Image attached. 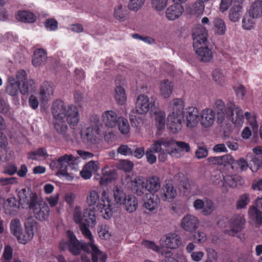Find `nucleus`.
Returning <instances> with one entry per match:
<instances>
[{
  "instance_id": "nucleus-1",
  "label": "nucleus",
  "mask_w": 262,
  "mask_h": 262,
  "mask_svg": "<svg viewBox=\"0 0 262 262\" xmlns=\"http://www.w3.org/2000/svg\"><path fill=\"white\" fill-rule=\"evenodd\" d=\"M216 113L217 121L222 123L227 118L231 120L236 126H242L244 123V116L242 110L232 102L227 103L226 108L224 102L221 99L216 100L213 107Z\"/></svg>"
},
{
  "instance_id": "nucleus-2",
  "label": "nucleus",
  "mask_w": 262,
  "mask_h": 262,
  "mask_svg": "<svg viewBox=\"0 0 262 262\" xmlns=\"http://www.w3.org/2000/svg\"><path fill=\"white\" fill-rule=\"evenodd\" d=\"M51 112L54 119L66 118L70 126H75L79 121L78 108L73 104L69 105L67 108L64 101L61 99H56L53 102Z\"/></svg>"
},
{
  "instance_id": "nucleus-3",
  "label": "nucleus",
  "mask_w": 262,
  "mask_h": 262,
  "mask_svg": "<svg viewBox=\"0 0 262 262\" xmlns=\"http://www.w3.org/2000/svg\"><path fill=\"white\" fill-rule=\"evenodd\" d=\"M168 107L172 113L167 117V126L171 132L176 134L182 128L184 103L181 99H174L169 103Z\"/></svg>"
},
{
  "instance_id": "nucleus-4",
  "label": "nucleus",
  "mask_w": 262,
  "mask_h": 262,
  "mask_svg": "<svg viewBox=\"0 0 262 262\" xmlns=\"http://www.w3.org/2000/svg\"><path fill=\"white\" fill-rule=\"evenodd\" d=\"M99 193L96 190L90 191L86 196L88 205L97 208L105 219H109L112 215V205L111 200L106 197L105 191H103L101 200Z\"/></svg>"
},
{
  "instance_id": "nucleus-5",
  "label": "nucleus",
  "mask_w": 262,
  "mask_h": 262,
  "mask_svg": "<svg viewBox=\"0 0 262 262\" xmlns=\"http://www.w3.org/2000/svg\"><path fill=\"white\" fill-rule=\"evenodd\" d=\"M89 126L81 131L83 139L91 144H96L102 136L101 128L102 126L99 116L91 115L89 118Z\"/></svg>"
},
{
  "instance_id": "nucleus-6",
  "label": "nucleus",
  "mask_w": 262,
  "mask_h": 262,
  "mask_svg": "<svg viewBox=\"0 0 262 262\" xmlns=\"http://www.w3.org/2000/svg\"><path fill=\"white\" fill-rule=\"evenodd\" d=\"M77 159L72 155H64L58 158L57 160H53L50 164L52 169L57 168L58 171L57 174L63 176H68V168L77 170L78 163Z\"/></svg>"
},
{
  "instance_id": "nucleus-7",
  "label": "nucleus",
  "mask_w": 262,
  "mask_h": 262,
  "mask_svg": "<svg viewBox=\"0 0 262 262\" xmlns=\"http://www.w3.org/2000/svg\"><path fill=\"white\" fill-rule=\"evenodd\" d=\"M67 234L68 238L67 241L68 250L73 255H79L81 251L85 252L89 251V248L91 244H86L83 241H79L73 232L70 230L68 231Z\"/></svg>"
},
{
  "instance_id": "nucleus-8",
  "label": "nucleus",
  "mask_w": 262,
  "mask_h": 262,
  "mask_svg": "<svg viewBox=\"0 0 262 262\" xmlns=\"http://www.w3.org/2000/svg\"><path fill=\"white\" fill-rule=\"evenodd\" d=\"M145 183V178L142 176L133 178L132 176H127L123 182L127 188L130 189L134 193L139 196L146 191Z\"/></svg>"
},
{
  "instance_id": "nucleus-9",
  "label": "nucleus",
  "mask_w": 262,
  "mask_h": 262,
  "mask_svg": "<svg viewBox=\"0 0 262 262\" xmlns=\"http://www.w3.org/2000/svg\"><path fill=\"white\" fill-rule=\"evenodd\" d=\"M20 203L23 208L31 210L42 200L38 198L36 193L25 188L21 189L18 193Z\"/></svg>"
},
{
  "instance_id": "nucleus-10",
  "label": "nucleus",
  "mask_w": 262,
  "mask_h": 262,
  "mask_svg": "<svg viewBox=\"0 0 262 262\" xmlns=\"http://www.w3.org/2000/svg\"><path fill=\"white\" fill-rule=\"evenodd\" d=\"M73 220L76 224L79 225L80 231L83 235L89 240V242L86 244H91V245H95L94 244V241L91 232L89 229L90 226L87 224H83L82 222L81 216V210L79 206H76L74 208L73 214Z\"/></svg>"
},
{
  "instance_id": "nucleus-11",
  "label": "nucleus",
  "mask_w": 262,
  "mask_h": 262,
  "mask_svg": "<svg viewBox=\"0 0 262 262\" xmlns=\"http://www.w3.org/2000/svg\"><path fill=\"white\" fill-rule=\"evenodd\" d=\"M192 36L193 40V47L194 49L198 48L199 45H205L208 42V31L201 25H198L195 27Z\"/></svg>"
},
{
  "instance_id": "nucleus-12",
  "label": "nucleus",
  "mask_w": 262,
  "mask_h": 262,
  "mask_svg": "<svg viewBox=\"0 0 262 262\" xmlns=\"http://www.w3.org/2000/svg\"><path fill=\"white\" fill-rule=\"evenodd\" d=\"M199 111L195 107H189L183 110V121L186 123L188 127L192 128L196 126L199 121Z\"/></svg>"
},
{
  "instance_id": "nucleus-13",
  "label": "nucleus",
  "mask_w": 262,
  "mask_h": 262,
  "mask_svg": "<svg viewBox=\"0 0 262 262\" xmlns=\"http://www.w3.org/2000/svg\"><path fill=\"white\" fill-rule=\"evenodd\" d=\"M160 243L163 246L174 249L178 248L181 244V238L175 233H169L161 238Z\"/></svg>"
},
{
  "instance_id": "nucleus-14",
  "label": "nucleus",
  "mask_w": 262,
  "mask_h": 262,
  "mask_svg": "<svg viewBox=\"0 0 262 262\" xmlns=\"http://www.w3.org/2000/svg\"><path fill=\"white\" fill-rule=\"evenodd\" d=\"M31 211L35 218L39 221H42L46 220L49 217L50 208L48 204L41 200Z\"/></svg>"
},
{
  "instance_id": "nucleus-15",
  "label": "nucleus",
  "mask_w": 262,
  "mask_h": 262,
  "mask_svg": "<svg viewBox=\"0 0 262 262\" xmlns=\"http://www.w3.org/2000/svg\"><path fill=\"white\" fill-rule=\"evenodd\" d=\"M152 106H154V104L151 101H150L147 96L140 95L137 97L136 103V109L137 114H146Z\"/></svg>"
},
{
  "instance_id": "nucleus-16",
  "label": "nucleus",
  "mask_w": 262,
  "mask_h": 262,
  "mask_svg": "<svg viewBox=\"0 0 262 262\" xmlns=\"http://www.w3.org/2000/svg\"><path fill=\"white\" fill-rule=\"evenodd\" d=\"M199 225V219L191 214H187L184 216L181 223L182 228L189 232L194 231L198 228Z\"/></svg>"
},
{
  "instance_id": "nucleus-17",
  "label": "nucleus",
  "mask_w": 262,
  "mask_h": 262,
  "mask_svg": "<svg viewBox=\"0 0 262 262\" xmlns=\"http://www.w3.org/2000/svg\"><path fill=\"white\" fill-rule=\"evenodd\" d=\"M215 119V112L210 108L203 110L200 114V123L204 127H210Z\"/></svg>"
},
{
  "instance_id": "nucleus-18",
  "label": "nucleus",
  "mask_w": 262,
  "mask_h": 262,
  "mask_svg": "<svg viewBox=\"0 0 262 262\" xmlns=\"http://www.w3.org/2000/svg\"><path fill=\"white\" fill-rule=\"evenodd\" d=\"M245 219L243 214L234 215L230 220L229 225L232 233H237L245 227Z\"/></svg>"
},
{
  "instance_id": "nucleus-19",
  "label": "nucleus",
  "mask_w": 262,
  "mask_h": 262,
  "mask_svg": "<svg viewBox=\"0 0 262 262\" xmlns=\"http://www.w3.org/2000/svg\"><path fill=\"white\" fill-rule=\"evenodd\" d=\"M54 127L56 131L60 134L66 141H71V136L67 134L68 125L64 119H54Z\"/></svg>"
},
{
  "instance_id": "nucleus-20",
  "label": "nucleus",
  "mask_w": 262,
  "mask_h": 262,
  "mask_svg": "<svg viewBox=\"0 0 262 262\" xmlns=\"http://www.w3.org/2000/svg\"><path fill=\"white\" fill-rule=\"evenodd\" d=\"M54 127L56 131L60 134L66 141H71V136L67 134L68 125L64 119H54Z\"/></svg>"
},
{
  "instance_id": "nucleus-21",
  "label": "nucleus",
  "mask_w": 262,
  "mask_h": 262,
  "mask_svg": "<svg viewBox=\"0 0 262 262\" xmlns=\"http://www.w3.org/2000/svg\"><path fill=\"white\" fill-rule=\"evenodd\" d=\"M120 117L112 110L106 111L102 115V119L105 125L110 128H113L117 125Z\"/></svg>"
},
{
  "instance_id": "nucleus-22",
  "label": "nucleus",
  "mask_w": 262,
  "mask_h": 262,
  "mask_svg": "<svg viewBox=\"0 0 262 262\" xmlns=\"http://www.w3.org/2000/svg\"><path fill=\"white\" fill-rule=\"evenodd\" d=\"M20 205V200L18 201L15 197H10L4 202L3 207L6 214L13 215L17 211Z\"/></svg>"
},
{
  "instance_id": "nucleus-23",
  "label": "nucleus",
  "mask_w": 262,
  "mask_h": 262,
  "mask_svg": "<svg viewBox=\"0 0 262 262\" xmlns=\"http://www.w3.org/2000/svg\"><path fill=\"white\" fill-rule=\"evenodd\" d=\"M33 226L28 222L25 224V231H22L16 237L19 243L26 244L33 238Z\"/></svg>"
},
{
  "instance_id": "nucleus-24",
  "label": "nucleus",
  "mask_w": 262,
  "mask_h": 262,
  "mask_svg": "<svg viewBox=\"0 0 262 262\" xmlns=\"http://www.w3.org/2000/svg\"><path fill=\"white\" fill-rule=\"evenodd\" d=\"M222 177L223 179V186L227 185L231 188H235L238 185L242 186L244 183V179L238 175L224 176L222 174Z\"/></svg>"
},
{
  "instance_id": "nucleus-25",
  "label": "nucleus",
  "mask_w": 262,
  "mask_h": 262,
  "mask_svg": "<svg viewBox=\"0 0 262 262\" xmlns=\"http://www.w3.org/2000/svg\"><path fill=\"white\" fill-rule=\"evenodd\" d=\"M177 195V190L171 183H166L161 190V198L163 201H171Z\"/></svg>"
},
{
  "instance_id": "nucleus-26",
  "label": "nucleus",
  "mask_w": 262,
  "mask_h": 262,
  "mask_svg": "<svg viewBox=\"0 0 262 262\" xmlns=\"http://www.w3.org/2000/svg\"><path fill=\"white\" fill-rule=\"evenodd\" d=\"M183 12L184 8L181 5H172L167 9L166 16L168 20H174L179 18Z\"/></svg>"
},
{
  "instance_id": "nucleus-27",
  "label": "nucleus",
  "mask_w": 262,
  "mask_h": 262,
  "mask_svg": "<svg viewBox=\"0 0 262 262\" xmlns=\"http://www.w3.org/2000/svg\"><path fill=\"white\" fill-rule=\"evenodd\" d=\"M102 176L100 177L99 184L100 185H105L108 182L115 179L116 171L115 169L108 166H105L102 169Z\"/></svg>"
},
{
  "instance_id": "nucleus-28",
  "label": "nucleus",
  "mask_w": 262,
  "mask_h": 262,
  "mask_svg": "<svg viewBox=\"0 0 262 262\" xmlns=\"http://www.w3.org/2000/svg\"><path fill=\"white\" fill-rule=\"evenodd\" d=\"M146 191H147L151 194H154L157 192L161 187L160 181L159 178L157 176H152L145 179Z\"/></svg>"
},
{
  "instance_id": "nucleus-29",
  "label": "nucleus",
  "mask_w": 262,
  "mask_h": 262,
  "mask_svg": "<svg viewBox=\"0 0 262 262\" xmlns=\"http://www.w3.org/2000/svg\"><path fill=\"white\" fill-rule=\"evenodd\" d=\"M82 222L87 224L91 227H93L96 223L95 211L93 209L86 208L83 210V214H81Z\"/></svg>"
},
{
  "instance_id": "nucleus-30",
  "label": "nucleus",
  "mask_w": 262,
  "mask_h": 262,
  "mask_svg": "<svg viewBox=\"0 0 262 262\" xmlns=\"http://www.w3.org/2000/svg\"><path fill=\"white\" fill-rule=\"evenodd\" d=\"M16 19L25 23H33L36 21V16L29 11L19 10L16 15Z\"/></svg>"
},
{
  "instance_id": "nucleus-31",
  "label": "nucleus",
  "mask_w": 262,
  "mask_h": 262,
  "mask_svg": "<svg viewBox=\"0 0 262 262\" xmlns=\"http://www.w3.org/2000/svg\"><path fill=\"white\" fill-rule=\"evenodd\" d=\"M172 144V141L166 138H160L159 140L154 141V143L149 148L155 153H159L164 149H162V146L168 148Z\"/></svg>"
},
{
  "instance_id": "nucleus-32",
  "label": "nucleus",
  "mask_w": 262,
  "mask_h": 262,
  "mask_svg": "<svg viewBox=\"0 0 262 262\" xmlns=\"http://www.w3.org/2000/svg\"><path fill=\"white\" fill-rule=\"evenodd\" d=\"M20 83H18L13 77H9L8 79L6 91L11 96L16 95L19 91Z\"/></svg>"
},
{
  "instance_id": "nucleus-33",
  "label": "nucleus",
  "mask_w": 262,
  "mask_h": 262,
  "mask_svg": "<svg viewBox=\"0 0 262 262\" xmlns=\"http://www.w3.org/2000/svg\"><path fill=\"white\" fill-rule=\"evenodd\" d=\"M195 52L200 60L203 62H209L213 58L212 53L208 47H198Z\"/></svg>"
},
{
  "instance_id": "nucleus-34",
  "label": "nucleus",
  "mask_w": 262,
  "mask_h": 262,
  "mask_svg": "<svg viewBox=\"0 0 262 262\" xmlns=\"http://www.w3.org/2000/svg\"><path fill=\"white\" fill-rule=\"evenodd\" d=\"M123 205L126 211L129 212H133L137 209L138 207V201L134 195H128L125 196L123 201Z\"/></svg>"
},
{
  "instance_id": "nucleus-35",
  "label": "nucleus",
  "mask_w": 262,
  "mask_h": 262,
  "mask_svg": "<svg viewBox=\"0 0 262 262\" xmlns=\"http://www.w3.org/2000/svg\"><path fill=\"white\" fill-rule=\"evenodd\" d=\"M208 161L212 164L226 166L227 164L230 165L233 161V157L231 155H226L220 157H209Z\"/></svg>"
},
{
  "instance_id": "nucleus-36",
  "label": "nucleus",
  "mask_w": 262,
  "mask_h": 262,
  "mask_svg": "<svg viewBox=\"0 0 262 262\" xmlns=\"http://www.w3.org/2000/svg\"><path fill=\"white\" fill-rule=\"evenodd\" d=\"M147 199L144 201L145 207L149 211L155 210L160 202V199L157 195L155 194H147L146 196Z\"/></svg>"
},
{
  "instance_id": "nucleus-37",
  "label": "nucleus",
  "mask_w": 262,
  "mask_h": 262,
  "mask_svg": "<svg viewBox=\"0 0 262 262\" xmlns=\"http://www.w3.org/2000/svg\"><path fill=\"white\" fill-rule=\"evenodd\" d=\"M47 59V54L42 49L36 50L32 57V62L34 67L40 66Z\"/></svg>"
},
{
  "instance_id": "nucleus-38",
  "label": "nucleus",
  "mask_w": 262,
  "mask_h": 262,
  "mask_svg": "<svg viewBox=\"0 0 262 262\" xmlns=\"http://www.w3.org/2000/svg\"><path fill=\"white\" fill-rule=\"evenodd\" d=\"M213 30L215 34L218 35H223L226 31V26L224 21L219 17H216L213 21Z\"/></svg>"
},
{
  "instance_id": "nucleus-39",
  "label": "nucleus",
  "mask_w": 262,
  "mask_h": 262,
  "mask_svg": "<svg viewBox=\"0 0 262 262\" xmlns=\"http://www.w3.org/2000/svg\"><path fill=\"white\" fill-rule=\"evenodd\" d=\"M173 85L168 80H163L160 83V93L164 98H168L172 94Z\"/></svg>"
},
{
  "instance_id": "nucleus-40",
  "label": "nucleus",
  "mask_w": 262,
  "mask_h": 262,
  "mask_svg": "<svg viewBox=\"0 0 262 262\" xmlns=\"http://www.w3.org/2000/svg\"><path fill=\"white\" fill-rule=\"evenodd\" d=\"M249 13L253 18H259L262 16V1H255L250 7Z\"/></svg>"
},
{
  "instance_id": "nucleus-41",
  "label": "nucleus",
  "mask_w": 262,
  "mask_h": 262,
  "mask_svg": "<svg viewBox=\"0 0 262 262\" xmlns=\"http://www.w3.org/2000/svg\"><path fill=\"white\" fill-rule=\"evenodd\" d=\"M243 7L239 5L233 6L229 11V17L232 22H236L239 20L242 14Z\"/></svg>"
},
{
  "instance_id": "nucleus-42",
  "label": "nucleus",
  "mask_w": 262,
  "mask_h": 262,
  "mask_svg": "<svg viewBox=\"0 0 262 262\" xmlns=\"http://www.w3.org/2000/svg\"><path fill=\"white\" fill-rule=\"evenodd\" d=\"M249 217L257 225L262 223L261 212L254 206H251L248 211Z\"/></svg>"
},
{
  "instance_id": "nucleus-43",
  "label": "nucleus",
  "mask_w": 262,
  "mask_h": 262,
  "mask_svg": "<svg viewBox=\"0 0 262 262\" xmlns=\"http://www.w3.org/2000/svg\"><path fill=\"white\" fill-rule=\"evenodd\" d=\"M115 98L117 102L120 105L124 104L126 101V96L124 89L120 86L115 89Z\"/></svg>"
},
{
  "instance_id": "nucleus-44",
  "label": "nucleus",
  "mask_w": 262,
  "mask_h": 262,
  "mask_svg": "<svg viewBox=\"0 0 262 262\" xmlns=\"http://www.w3.org/2000/svg\"><path fill=\"white\" fill-rule=\"evenodd\" d=\"M230 165L231 168L236 171L246 170L249 166L247 162L243 158L236 161L233 159V161L230 163Z\"/></svg>"
},
{
  "instance_id": "nucleus-45",
  "label": "nucleus",
  "mask_w": 262,
  "mask_h": 262,
  "mask_svg": "<svg viewBox=\"0 0 262 262\" xmlns=\"http://www.w3.org/2000/svg\"><path fill=\"white\" fill-rule=\"evenodd\" d=\"M156 125L158 130L160 132L165 128V113L160 111L156 113Z\"/></svg>"
},
{
  "instance_id": "nucleus-46",
  "label": "nucleus",
  "mask_w": 262,
  "mask_h": 262,
  "mask_svg": "<svg viewBox=\"0 0 262 262\" xmlns=\"http://www.w3.org/2000/svg\"><path fill=\"white\" fill-rule=\"evenodd\" d=\"M54 88L51 83L48 81L42 83L40 90V94L42 97H47V96L53 95Z\"/></svg>"
},
{
  "instance_id": "nucleus-47",
  "label": "nucleus",
  "mask_w": 262,
  "mask_h": 262,
  "mask_svg": "<svg viewBox=\"0 0 262 262\" xmlns=\"http://www.w3.org/2000/svg\"><path fill=\"white\" fill-rule=\"evenodd\" d=\"M34 84V81L32 79L23 81L22 85H19L20 93L23 95H25L29 92L33 91L35 88Z\"/></svg>"
},
{
  "instance_id": "nucleus-48",
  "label": "nucleus",
  "mask_w": 262,
  "mask_h": 262,
  "mask_svg": "<svg viewBox=\"0 0 262 262\" xmlns=\"http://www.w3.org/2000/svg\"><path fill=\"white\" fill-rule=\"evenodd\" d=\"M204 2L201 0L196 1L190 7V11L192 14H200L204 10Z\"/></svg>"
},
{
  "instance_id": "nucleus-49",
  "label": "nucleus",
  "mask_w": 262,
  "mask_h": 262,
  "mask_svg": "<svg viewBox=\"0 0 262 262\" xmlns=\"http://www.w3.org/2000/svg\"><path fill=\"white\" fill-rule=\"evenodd\" d=\"M249 166L253 172H256L262 166V155L253 156L249 162Z\"/></svg>"
},
{
  "instance_id": "nucleus-50",
  "label": "nucleus",
  "mask_w": 262,
  "mask_h": 262,
  "mask_svg": "<svg viewBox=\"0 0 262 262\" xmlns=\"http://www.w3.org/2000/svg\"><path fill=\"white\" fill-rule=\"evenodd\" d=\"M118 129L120 133L123 135H127L129 132V125L128 120L123 118L120 117L119 120L117 123Z\"/></svg>"
},
{
  "instance_id": "nucleus-51",
  "label": "nucleus",
  "mask_w": 262,
  "mask_h": 262,
  "mask_svg": "<svg viewBox=\"0 0 262 262\" xmlns=\"http://www.w3.org/2000/svg\"><path fill=\"white\" fill-rule=\"evenodd\" d=\"M254 18L249 13L245 14L242 19L243 28L248 30L252 29L255 24Z\"/></svg>"
},
{
  "instance_id": "nucleus-52",
  "label": "nucleus",
  "mask_w": 262,
  "mask_h": 262,
  "mask_svg": "<svg viewBox=\"0 0 262 262\" xmlns=\"http://www.w3.org/2000/svg\"><path fill=\"white\" fill-rule=\"evenodd\" d=\"M127 15V11L123 8L122 5H119L115 7L114 11V15L115 18L118 20L125 19Z\"/></svg>"
},
{
  "instance_id": "nucleus-53",
  "label": "nucleus",
  "mask_w": 262,
  "mask_h": 262,
  "mask_svg": "<svg viewBox=\"0 0 262 262\" xmlns=\"http://www.w3.org/2000/svg\"><path fill=\"white\" fill-rule=\"evenodd\" d=\"M10 230L11 233L15 237L23 230L20 221L17 219H13L10 223Z\"/></svg>"
},
{
  "instance_id": "nucleus-54",
  "label": "nucleus",
  "mask_w": 262,
  "mask_h": 262,
  "mask_svg": "<svg viewBox=\"0 0 262 262\" xmlns=\"http://www.w3.org/2000/svg\"><path fill=\"white\" fill-rule=\"evenodd\" d=\"M249 202L250 197L249 194L244 193L241 195L236 203V208L241 209L245 208Z\"/></svg>"
},
{
  "instance_id": "nucleus-55",
  "label": "nucleus",
  "mask_w": 262,
  "mask_h": 262,
  "mask_svg": "<svg viewBox=\"0 0 262 262\" xmlns=\"http://www.w3.org/2000/svg\"><path fill=\"white\" fill-rule=\"evenodd\" d=\"M145 2V0H129L128 7L132 11H137L142 7Z\"/></svg>"
},
{
  "instance_id": "nucleus-56",
  "label": "nucleus",
  "mask_w": 262,
  "mask_h": 262,
  "mask_svg": "<svg viewBox=\"0 0 262 262\" xmlns=\"http://www.w3.org/2000/svg\"><path fill=\"white\" fill-rule=\"evenodd\" d=\"M114 197L115 202L117 204H121L124 199L125 194L122 190H120L117 186L114 188Z\"/></svg>"
},
{
  "instance_id": "nucleus-57",
  "label": "nucleus",
  "mask_w": 262,
  "mask_h": 262,
  "mask_svg": "<svg viewBox=\"0 0 262 262\" xmlns=\"http://www.w3.org/2000/svg\"><path fill=\"white\" fill-rule=\"evenodd\" d=\"M167 4V0H151L152 7L158 11L165 9Z\"/></svg>"
},
{
  "instance_id": "nucleus-58",
  "label": "nucleus",
  "mask_w": 262,
  "mask_h": 262,
  "mask_svg": "<svg viewBox=\"0 0 262 262\" xmlns=\"http://www.w3.org/2000/svg\"><path fill=\"white\" fill-rule=\"evenodd\" d=\"M204 203L205 206L202 210V214L205 215H209L214 210L213 202L210 199H206Z\"/></svg>"
},
{
  "instance_id": "nucleus-59",
  "label": "nucleus",
  "mask_w": 262,
  "mask_h": 262,
  "mask_svg": "<svg viewBox=\"0 0 262 262\" xmlns=\"http://www.w3.org/2000/svg\"><path fill=\"white\" fill-rule=\"evenodd\" d=\"M89 251L86 253H92V259L93 262H98V255L101 252L95 245H91L89 248Z\"/></svg>"
},
{
  "instance_id": "nucleus-60",
  "label": "nucleus",
  "mask_w": 262,
  "mask_h": 262,
  "mask_svg": "<svg viewBox=\"0 0 262 262\" xmlns=\"http://www.w3.org/2000/svg\"><path fill=\"white\" fill-rule=\"evenodd\" d=\"M212 77L213 80L219 85H223L224 83L225 78L221 71L218 69L213 71Z\"/></svg>"
},
{
  "instance_id": "nucleus-61",
  "label": "nucleus",
  "mask_w": 262,
  "mask_h": 262,
  "mask_svg": "<svg viewBox=\"0 0 262 262\" xmlns=\"http://www.w3.org/2000/svg\"><path fill=\"white\" fill-rule=\"evenodd\" d=\"M17 167L14 164H8L4 168L3 173L6 174L13 176L17 172Z\"/></svg>"
},
{
  "instance_id": "nucleus-62",
  "label": "nucleus",
  "mask_w": 262,
  "mask_h": 262,
  "mask_svg": "<svg viewBox=\"0 0 262 262\" xmlns=\"http://www.w3.org/2000/svg\"><path fill=\"white\" fill-rule=\"evenodd\" d=\"M12 257V249L10 246H7L3 255V262H10Z\"/></svg>"
},
{
  "instance_id": "nucleus-63",
  "label": "nucleus",
  "mask_w": 262,
  "mask_h": 262,
  "mask_svg": "<svg viewBox=\"0 0 262 262\" xmlns=\"http://www.w3.org/2000/svg\"><path fill=\"white\" fill-rule=\"evenodd\" d=\"M45 26L47 28L49 29L50 31H54L57 28L58 22L53 18H49L45 21Z\"/></svg>"
},
{
  "instance_id": "nucleus-64",
  "label": "nucleus",
  "mask_w": 262,
  "mask_h": 262,
  "mask_svg": "<svg viewBox=\"0 0 262 262\" xmlns=\"http://www.w3.org/2000/svg\"><path fill=\"white\" fill-rule=\"evenodd\" d=\"M17 183V179L15 177L1 178L0 185L5 186L7 185L14 184Z\"/></svg>"
}]
</instances>
